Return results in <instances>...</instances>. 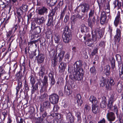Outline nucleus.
<instances>
[{"instance_id": "nucleus-1", "label": "nucleus", "mask_w": 123, "mask_h": 123, "mask_svg": "<svg viewBox=\"0 0 123 123\" xmlns=\"http://www.w3.org/2000/svg\"><path fill=\"white\" fill-rule=\"evenodd\" d=\"M82 62L80 60L76 61L74 65V78L75 80H80L83 78Z\"/></svg>"}, {"instance_id": "nucleus-2", "label": "nucleus", "mask_w": 123, "mask_h": 123, "mask_svg": "<svg viewBox=\"0 0 123 123\" xmlns=\"http://www.w3.org/2000/svg\"><path fill=\"white\" fill-rule=\"evenodd\" d=\"M61 30H63L62 37L63 42L65 43H68L71 41L72 37L69 28L68 26H66L64 28H62Z\"/></svg>"}, {"instance_id": "nucleus-3", "label": "nucleus", "mask_w": 123, "mask_h": 123, "mask_svg": "<svg viewBox=\"0 0 123 123\" xmlns=\"http://www.w3.org/2000/svg\"><path fill=\"white\" fill-rule=\"evenodd\" d=\"M30 77V83L31 85V93L32 94L35 93L38 89V85H40L41 83V79H39L37 80V82L35 84V80L33 74H31Z\"/></svg>"}, {"instance_id": "nucleus-4", "label": "nucleus", "mask_w": 123, "mask_h": 123, "mask_svg": "<svg viewBox=\"0 0 123 123\" xmlns=\"http://www.w3.org/2000/svg\"><path fill=\"white\" fill-rule=\"evenodd\" d=\"M90 7V5L88 3H81L76 8V9L78 12H81L85 14L87 13L89 11Z\"/></svg>"}, {"instance_id": "nucleus-5", "label": "nucleus", "mask_w": 123, "mask_h": 123, "mask_svg": "<svg viewBox=\"0 0 123 123\" xmlns=\"http://www.w3.org/2000/svg\"><path fill=\"white\" fill-rule=\"evenodd\" d=\"M98 29H96L94 31L92 32V39H88L85 42V44L89 47H93V43L96 42L97 39V37L96 35V31Z\"/></svg>"}, {"instance_id": "nucleus-6", "label": "nucleus", "mask_w": 123, "mask_h": 123, "mask_svg": "<svg viewBox=\"0 0 123 123\" xmlns=\"http://www.w3.org/2000/svg\"><path fill=\"white\" fill-rule=\"evenodd\" d=\"M100 86L102 87L105 86V88L107 91H109L112 89V87L108 83L107 80L106 81L105 78L104 77H103L100 80Z\"/></svg>"}, {"instance_id": "nucleus-7", "label": "nucleus", "mask_w": 123, "mask_h": 123, "mask_svg": "<svg viewBox=\"0 0 123 123\" xmlns=\"http://www.w3.org/2000/svg\"><path fill=\"white\" fill-rule=\"evenodd\" d=\"M49 99L51 103L54 104L58 103L59 99V97L57 94L53 93L49 96Z\"/></svg>"}, {"instance_id": "nucleus-8", "label": "nucleus", "mask_w": 123, "mask_h": 123, "mask_svg": "<svg viewBox=\"0 0 123 123\" xmlns=\"http://www.w3.org/2000/svg\"><path fill=\"white\" fill-rule=\"evenodd\" d=\"M31 29L35 35H37L40 33L42 29V26H36V24L34 23H31Z\"/></svg>"}, {"instance_id": "nucleus-9", "label": "nucleus", "mask_w": 123, "mask_h": 123, "mask_svg": "<svg viewBox=\"0 0 123 123\" xmlns=\"http://www.w3.org/2000/svg\"><path fill=\"white\" fill-rule=\"evenodd\" d=\"M121 30L119 28H117L116 34L114 37L115 42H119L121 39Z\"/></svg>"}, {"instance_id": "nucleus-10", "label": "nucleus", "mask_w": 123, "mask_h": 123, "mask_svg": "<svg viewBox=\"0 0 123 123\" xmlns=\"http://www.w3.org/2000/svg\"><path fill=\"white\" fill-rule=\"evenodd\" d=\"M37 52L38 53V55L37 56H36V58L37 63L38 64H40L43 62L45 57L43 54L41 53H39V50Z\"/></svg>"}, {"instance_id": "nucleus-11", "label": "nucleus", "mask_w": 123, "mask_h": 123, "mask_svg": "<svg viewBox=\"0 0 123 123\" xmlns=\"http://www.w3.org/2000/svg\"><path fill=\"white\" fill-rule=\"evenodd\" d=\"M97 29V30L95 32L96 36L97 38H101L103 37L104 34V32L101 30L99 29L98 28H96L94 30H92V32L94 31L95 30Z\"/></svg>"}, {"instance_id": "nucleus-12", "label": "nucleus", "mask_w": 123, "mask_h": 123, "mask_svg": "<svg viewBox=\"0 0 123 123\" xmlns=\"http://www.w3.org/2000/svg\"><path fill=\"white\" fill-rule=\"evenodd\" d=\"M106 117L107 119L109 121H114L116 118L115 114L112 112L108 113L106 115Z\"/></svg>"}, {"instance_id": "nucleus-13", "label": "nucleus", "mask_w": 123, "mask_h": 123, "mask_svg": "<svg viewBox=\"0 0 123 123\" xmlns=\"http://www.w3.org/2000/svg\"><path fill=\"white\" fill-rule=\"evenodd\" d=\"M121 22L120 18V12L118 11L117 12L114 22V24L116 27H117L118 24Z\"/></svg>"}, {"instance_id": "nucleus-14", "label": "nucleus", "mask_w": 123, "mask_h": 123, "mask_svg": "<svg viewBox=\"0 0 123 123\" xmlns=\"http://www.w3.org/2000/svg\"><path fill=\"white\" fill-rule=\"evenodd\" d=\"M106 18L105 13L103 11L101 13L100 18V22L102 25L104 24L105 22Z\"/></svg>"}, {"instance_id": "nucleus-15", "label": "nucleus", "mask_w": 123, "mask_h": 123, "mask_svg": "<svg viewBox=\"0 0 123 123\" xmlns=\"http://www.w3.org/2000/svg\"><path fill=\"white\" fill-rule=\"evenodd\" d=\"M38 14L40 15H43L45 13L48 12V9L45 7L43 6L38 10Z\"/></svg>"}, {"instance_id": "nucleus-16", "label": "nucleus", "mask_w": 123, "mask_h": 123, "mask_svg": "<svg viewBox=\"0 0 123 123\" xmlns=\"http://www.w3.org/2000/svg\"><path fill=\"white\" fill-rule=\"evenodd\" d=\"M75 98L77 100V102L78 105L81 106L83 103L81 95L79 94H77Z\"/></svg>"}, {"instance_id": "nucleus-17", "label": "nucleus", "mask_w": 123, "mask_h": 123, "mask_svg": "<svg viewBox=\"0 0 123 123\" xmlns=\"http://www.w3.org/2000/svg\"><path fill=\"white\" fill-rule=\"evenodd\" d=\"M66 118L71 123H73L74 120V117L70 112L68 113L66 115Z\"/></svg>"}, {"instance_id": "nucleus-18", "label": "nucleus", "mask_w": 123, "mask_h": 123, "mask_svg": "<svg viewBox=\"0 0 123 123\" xmlns=\"http://www.w3.org/2000/svg\"><path fill=\"white\" fill-rule=\"evenodd\" d=\"M90 101L92 103V105H97L98 103L96 98L93 96H91L89 98Z\"/></svg>"}, {"instance_id": "nucleus-19", "label": "nucleus", "mask_w": 123, "mask_h": 123, "mask_svg": "<svg viewBox=\"0 0 123 123\" xmlns=\"http://www.w3.org/2000/svg\"><path fill=\"white\" fill-rule=\"evenodd\" d=\"M65 63L63 62H62L60 64L59 66V72L60 73H62L65 70L66 66H65Z\"/></svg>"}, {"instance_id": "nucleus-20", "label": "nucleus", "mask_w": 123, "mask_h": 123, "mask_svg": "<svg viewBox=\"0 0 123 123\" xmlns=\"http://www.w3.org/2000/svg\"><path fill=\"white\" fill-rule=\"evenodd\" d=\"M110 66L109 65H107L105 67V73L106 76L107 77L109 76L110 74Z\"/></svg>"}, {"instance_id": "nucleus-21", "label": "nucleus", "mask_w": 123, "mask_h": 123, "mask_svg": "<svg viewBox=\"0 0 123 123\" xmlns=\"http://www.w3.org/2000/svg\"><path fill=\"white\" fill-rule=\"evenodd\" d=\"M45 19L43 16L37 18V22L39 25H42L45 22Z\"/></svg>"}, {"instance_id": "nucleus-22", "label": "nucleus", "mask_w": 123, "mask_h": 123, "mask_svg": "<svg viewBox=\"0 0 123 123\" xmlns=\"http://www.w3.org/2000/svg\"><path fill=\"white\" fill-rule=\"evenodd\" d=\"M40 113L42 114L43 118H45L47 115V113L46 110L45 109H44L43 107H40Z\"/></svg>"}, {"instance_id": "nucleus-23", "label": "nucleus", "mask_w": 123, "mask_h": 123, "mask_svg": "<svg viewBox=\"0 0 123 123\" xmlns=\"http://www.w3.org/2000/svg\"><path fill=\"white\" fill-rule=\"evenodd\" d=\"M45 73V68L43 67H41L40 68V70L38 73L39 78H43Z\"/></svg>"}, {"instance_id": "nucleus-24", "label": "nucleus", "mask_w": 123, "mask_h": 123, "mask_svg": "<svg viewBox=\"0 0 123 123\" xmlns=\"http://www.w3.org/2000/svg\"><path fill=\"white\" fill-rule=\"evenodd\" d=\"M116 59L117 62L119 65H120L122 63V58L121 56L118 54H116L115 55Z\"/></svg>"}, {"instance_id": "nucleus-25", "label": "nucleus", "mask_w": 123, "mask_h": 123, "mask_svg": "<svg viewBox=\"0 0 123 123\" xmlns=\"http://www.w3.org/2000/svg\"><path fill=\"white\" fill-rule=\"evenodd\" d=\"M17 86H16V96L18 95V93L19 91V90L22 88V82H17Z\"/></svg>"}, {"instance_id": "nucleus-26", "label": "nucleus", "mask_w": 123, "mask_h": 123, "mask_svg": "<svg viewBox=\"0 0 123 123\" xmlns=\"http://www.w3.org/2000/svg\"><path fill=\"white\" fill-rule=\"evenodd\" d=\"M16 76L18 78L17 82H22L21 79L22 78L23 76L20 70L16 74Z\"/></svg>"}, {"instance_id": "nucleus-27", "label": "nucleus", "mask_w": 123, "mask_h": 123, "mask_svg": "<svg viewBox=\"0 0 123 123\" xmlns=\"http://www.w3.org/2000/svg\"><path fill=\"white\" fill-rule=\"evenodd\" d=\"M43 106L41 107H43L44 109H48L50 108V102L48 101H46L43 102Z\"/></svg>"}, {"instance_id": "nucleus-28", "label": "nucleus", "mask_w": 123, "mask_h": 123, "mask_svg": "<svg viewBox=\"0 0 123 123\" xmlns=\"http://www.w3.org/2000/svg\"><path fill=\"white\" fill-rule=\"evenodd\" d=\"M65 53L64 51L62 50L58 54V57H59V61L61 62L63 59Z\"/></svg>"}, {"instance_id": "nucleus-29", "label": "nucleus", "mask_w": 123, "mask_h": 123, "mask_svg": "<svg viewBox=\"0 0 123 123\" xmlns=\"http://www.w3.org/2000/svg\"><path fill=\"white\" fill-rule=\"evenodd\" d=\"M92 112L95 114L97 113L99 111L98 107L97 105H92Z\"/></svg>"}, {"instance_id": "nucleus-30", "label": "nucleus", "mask_w": 123, "mask_h": 123, "mask_svg": "<svg viewBox=\"0 0 123 123\" xmlns=\"http://www.w3.org/2000/svg\"><path fill=\"white\" fill-rule=\"evenodd\" d=\"M107 99L105 97L103 98L102 100L100 103V105L101 107L102 108H104L106 106V102Z\"/></svg>"}, {"instance_id": "nucleus-31", "label": "nucleus", "mask_w": 123, "mask_h": 123, "mask_svg": "<svg viewBox=\"0 0 123 123\" xmlns=\"http://www.w3.org/2000/svg\"><path fill=\"white\" fill-rule=\"evenodd\" d=\"M107 82L111 87V86H113L115 84L114 81L112 77H111L109 79L107 80Z\"/></svg>"}, {"instance_id": "nucleus-32", "label": "nucleus", "mask_w": 123, "mask_h": 123, "mask_svg": "<svg viewBox=\"0 0 123 123\" xmlns=\"http://www.w3.org/2000/svg\"><path fill=\"white\" fill-rule=\"evenodd\" d=\"M98 49V48L97 46L95 47L92 51L91 52L90 56L93 57L94 55H95L97 53Z\"/></svg>"}, {"instance_id": "nucleus-33", "label": "nucleus", "mask_w": 123, "mask_h": 123, "mask_svg": "<svg viewBox=\"0 0 123 123\" xmlns=\"http://www.w3.org/2000/svg\"><path fill=\"white\" fill-rule=\"evenodd\" d=\"M48 85H43L40 90V92L42 93L44 92H46L47 91V88Z\"/></svg>"}, {"instance_id": "nucleus-34", "label": "nucleus", "mask_w": 123, "mask_h": 123, "mask_svg": "<svg viewBox=\"0 0 123 123\" xmlns=\"http://www.w3.org/2000/svg\"><path fill=\"white\" fill-rule=\"evenodd\" d=\"M46 123H49L47 121H46ZM35 123H46L44 122L43 119L41 117H38L36 119Z\"/></svg>"}, {"instance_id": "nucleus-35", "label": "nucleus", "mask_w": 123, "mask_h": 123, "mask_svg": "<svg viewBox=\"0 0 123 123\" xmlns=\"http://www.w3.org/2000/svg\"><path fill=\"white\" fill-rule=\"evenodd\" d=\"M48 77L46 75L43 78V80H41V81L43 85H48Z\"/></svg>"}, {"instance_id": "nucleus-36", "label": "nucleus", "mask_w": 123, "mask_h": 123, "mask_svg": "<svg viewBox=\"0 0 123 123\" xmlns=\"http://www.w3.org/2000/svg\"><path fill=\"white\" fill-rule=\"evenodd\" d=\"M70 89L67 86L66 88V86H65L64 88V93L65 94L68 96L69 95L71 94V92L70 91Z\"/></svg>"}, {"instance_id": "nucleus-37", "label": "nucleus", "mask_w": 123, "mask_h": 123, "mask_svg": "<svg viewBox=\"0 0 123 123\" xmlns=\"http://www.w3.org/2000/svg\"><path fill=\"white\" fill-rule=\"evenodd\" d=\"M122 84L119 82H118L117 86V89L118 92H121L122 90Z\"/></svg>"}, {"instance_id": "nucleus-38", "label": "nucleus", "mask_w": 123, "mask_h": 123, "mask_svg": "<svg viewBox=\"0 0 123 123\" xmlns=\"http://www.w3.org/2000/svg\"><path fill=\"white\" fill-rule=\"evenodd\" d=\"M54 39L55 43H58L60 42V36L57 34L55 35Z\"/></svg>"}, {"instance_id": "nucleus-39", "label": "nucleus", "mask_w": 123, "mask_h": 123, "mask_svg": "<svg viewBox=\"0 0 123 123\" xmlns=\"http://www.w3.org/2000/svg\"><path fill=\"white\" fill-rule=\"evenodd\" d=\"M88 31V29L86 26L83 24L82 25L81 31L82 32H86Z\"/></svg>"}, {"instance_id": "nucleus-40", "label": "nucleus", "mask_w": 123, "mask_h": 123, "mask_svg": "<svg viewBox=\"0 0 123 123\" xmlns=\"http://www.w3.org/2000/svg\"><path fill=\"white\" fill-rule=\"evenodd\" d=\"M53 17L49 18L48 20L47 24V26H49L51 25H53Z\"/></svg>"}, {"instance_id": "nucleus-41", "label": "nucleus", "mask_w": 123, "mask_h": 123, "mask_svg": "<svg viewBox=\"0 0 123 123\" xmlns=\"http://www.w3.org/2000/svg\"><path fill=\"white\" fill-rule=\"evenodd\" d=\"M48 3L52 5L55 4L57 2V0H47Z\"/></svg>"}, {"instance_id": "nucleus-42", "label": "nucleus", "mask_w": 123, "mask_h": 123, "mask_svg": "<svg viewBox=\"0 0 123 123\" xmlns=\"http://www.w3.org/2000/svg\"><path fill=\"white\" fill-rule=\"evenodd\" d=\"M91 109V107L90 106L87 105H85L84 106V110L85 112H88Z\"/></svg>"}, {"instance_id": "nucleus-43", "label": "nucleus", "mask_w": 123, "mask_h": 123, "mask_svg": "<svg viewBox=\"0 0 123 123\" xmlns=\"http://www.w3.org/2000/svg\"><path fill=\"white\" fill-rule=\"evenodd\" d=\"M116 100V98L115 97L114 95L112 94L110 98L109 101H110V102L113 103Z\"/></svg>"}, {"instance_id": "nucleus-44", "label": "nucleus", "mask_w": 123, "mask_h": 123, "mask_svg": "<svg viewBox=\"0 0 123 123\" xmlns=\"http://www.w3.org/2000/svg\"><path fill=\"white\" fill-rule=\"evenodd\" d=\"M94 9H91L89 13V18H90L94 16Z\"/></svg>"}, {"instance_id": "nucleus-45", "label": "nucleus", "mask_w": 123, "mask_h": 123, "mask_svg": "<svg viewBox=\"0 0 123 123\" xmlns=\"http://www.w3.org/2000/svg\"><path fill=\"white\" fill-rule=\"evenodd\" d=\"M55 12L54 10H53L52 9L51 10L50 12L48 15L49 18L53 17V16L55 15Z\"/></svg>"}, {"instance_id": "nucleus-46", "label": "nucleus", "mask_w": 123, "mask_h": 123, "mask_svg": "<svg viewBox=\"0 0 123 123\" xmlns=\"http://www.w3.org/2000/svg\"><path fill=\"white\" fill-rule=\"evenodd\" d=\"M105 42L104 41H102L100 42L99 45L100 47L104 48L105 46Z\"/></svg>"}, {"instance_id": "nucleus-47", "label": "nucleus", "mask_w": 123, "mask_h": 123, "mask_svg": "<svg viewBox=\"0 0 123 123\" xmlns=\"http://www.w3.org/2000/svg\"><path fill=\"white\" fill-rule=\"evenodd\" d=\"M18 16H22L23 14V10L21 9H18L17 11Z\"/></svg>"}, {"instance_id": "nucleus-48", "label": "nucleus", "mask_w": 123, "mask_h": 123, "mask_svg": "<svg viewBox=\"0 0 123 123\" xmlns=\"http://www.w3.org/2000/svg\"><path fill=\"white\" fill-rule=\"evenodd\" d=\"M22 9L25 11H27L28 9V6L25 4H23L21 6Z\"/></svg>"}, {"instance_id": "nucleus-49", "label": "nucleus", "mask_w": 123, "mask_h": 123, "mask_svg": "<svg viewBox=\"0 0 123 123\" xmlns=\"http://www.w3.org/2000/svg\"><path fill=\"white\" fill-rule=\"evenodd\" d=\"M36 51L35 52H32L30 54V57L31 59H33L34 56H36L37 53H36Z\"/></svg>"}, {"instance_id": "nucleus-50", "label": "nucleus", "mask_w": 123, "mask_h": 123, "mask_svg": "<svg viewBox=\"0 0 123 123\" xmlns=\"http://www.w3.org/2000/svg\"><path fill=\"white\" fill-rule=\"evenodd\" d=\"M113 103L110 102V101H108V103L107 105L108 108L111 110H112Z\"/></svg>"}, {"instance_id": "nucleus-51", "label": "nucleus", "mask_w": 123, "mask_h": 123, "mask_svg": "<svg viewBox=\"0 0 123 123\" xmlns=\"http://www.w3.org/2000/svg\"><path fill=\"white\" fill-rule=\"evenodd\" d=\"M70 57V54L68 53H67L65 56V58L64 59V61H66V60L68 61Z\"/></svg>"}, {"instance_id": "nucleus-52", "label": "nucleus", "mask_w": 123, "mask_h": 123, "mask_svg": "<svg viewBox=\"0 0 123 123\" xmlns=\"http://www.w3.org/2000/svg\"><path fill=\"white\" fill-rule=\"evenodd\" d=\"M81 113L80 111H77L76 113V116L77 117L78 120H80L81 118Z\"/></svg>"}, {"instance_id": "nucleus-53", "label": "nucleus", "mask_w": 123, "mask_h": 123, "mask_svg": "<svg viewBox=\"0 0 123 123\" xmlns=\"http://www.w3.org/2000/svg\"><path fill=\"white\" fill-rule=\"evenodd\" d=\"M18 27V26L17 25H14V26L12 27L11 30L12 33H14L17 30Z\"/></svg>"}, {"instance_id": "nucleus-54", "label": "nucleus", "mask_w": 123, "mask_h": 123, "mask_svg": "<svg viewBox=\"0 0 123 123\" xmlns=\"http://www.w3.org/2000/svg\"><path fill=\"white\" fill-rule=\"evenodd\" d=\"M117 1L116 6V7L117 6V9L118 10L121 8V2L120 1H119V0H117Z\"/></svg>"}, {"instance_id": "nucleus-55", "label": "nucleus", "mask_w": 123, "mask_h": 123, "mask_svg": "<svg viewBox=\"0 0 123 123\" xmlns=\"http://www.w3.org/2000/svg\"><path fill=\"white\" fill-rule=\"evenodd\" d=\"M91 73L95 74V69L94 67H92L91 68L90 70Z\"/></svg>"}, {"instance_id": "nucleus-56", "label": "nucleus", "mask_w": 123, "mask_h": 123, "mask_svg": "<svg viewBox=\"0 0 123 123\" xmlns=\"http://www.w3.org/2000/svg\"><path fill=\"white\" fill-rule=\"evenodd\" d=\"M46 94H44L43 95L41 96V97H39L40 100L42 101L46 99Z\"/></svg>"}, {"instance_id": "nucleus-57", "label": "nucleus", "mask_w": 123, "mask_h": 123, "mask_svg": "<svg viewBox=\"0 0 123 123\" xmlns=\"http://www.w3.org/2000/svg\"><path fill=\"white\" fill-rule=\"evenodd\" d=\"M50 81V84L51 86H52L54 85L55 81L54 78L49 79Z\"/></svg>"}, {"instance_id": "nucleus-58", "label": "nucleus", "mask_w": 123, "mask_h": 123, "mask_svg": "<svg viewBox=\"0 0 123 123\" xmlns=\"http://www.w3.org/2000/svg\"><path fill=\"white\" fill-rule=\"evenodd\" d=\"M77 18H74L72 19L71 21L72 25H74L75 24V23L77 21Z\"/></svg>"}, {"instance_id": "nucleus-59", "label": "nucleus", "mask_w": 123, "mask_h": 123, "mask_svg": "<svg viewBox=\"0 0 123 123\" xmlns=\"http://www.w3.org/2000/svg\"><path fill=\"white\" fill-rule=\"evenodd\" d=\"M22 16H17L18 18V23H20V22L23 21Z\"/></svg>"}, {"instance_id": "nucleus-60", "label": "nucleus", "mask_w": 123, "mask_h": 123, "mask_svg": "<svg viewBox=\"0 0 123 123\" xmlns=\"http://www.w3.org/2000/svg\"><path fill=\"white\" fill-rule=\"evenodd\" d=\"M91 37V35L90 34H88L87 35H86L85 36H84L83 37L84 40H88V39H90L89 38Z\"/></svg>"}, {"instance_id": "nucleus-61", "label": "nucleus", "mask_w": 123, "mask_h": 123, "mask_svg": "<svg viewBox=\"0 0 123 123\" xmlns=\"http://www.w3.org/2000/svg\"><path fill=\"white\" fill-rule=\"evenodd\" d=\"M16 121L17 123H23L24 120L22 118H20L19 119L17 118H16Z\"/></svg>"}, {"instance_id": "nucleus-62", "label": "nucleus", "mask_w": 123, "mask_h": 123, "mask_svg": "<svg viewBox=\"0 0 123 123\" xmlns=\"http://www.w3.org/2000/svg\"><path fill=\"white\" fill-rule=\"evenodd\" d=\"M59 109V107L58 105H54V106L53 110L54 111H58Z\"/></svg>"}, {"instance_id": "nucleus-63", "label": "nucleus", "mask_w": 123, "mask_h": 123, "mask_svg": "<svg viewBox=\"0 0 123 123\" xmlns=\"http://www.w3.org/2000/svg\"><path fill=\"white\" fill-rule=\"evenodd\" d=\"M113 107H114L113 111L115 112L116 114L118 112V109L117 106L115 105L113 106Z\"/></svg>"}, {"instance_id": "nucleus-64", "label": "nucleus", "mask_w": 123, "mask_h": 123, "mask_svg": "<svg viewBox=\"0 0 123 123\" xmlns=\"http://www.w3.org/2000/svg\"><path fill=\"white\" fill-rule=\"evenodd\" d=\"M24 87L25 89L27 92L29 90V88L28 85L25 83L24 85Z\"/></svg>"}]
</instances>
